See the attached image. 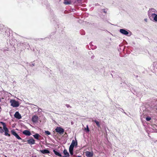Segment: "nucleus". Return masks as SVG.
<instances>
[{"label":"nucleus","instance_id":"obj_1","mask_svg":"<svg viewBox=\"0 0 157 157\" xmlns=\"http://www.w3.org/2000/svg\"><path fill=\"white\" fill-rule=\"evenodd\" d=\"M0 123L1 124L3 125V129L5 131V135L10 137V134L8 133L9 131L8 128L6 127V124L2 121L0 122Z\"/></svg>","mask_w":157,"mask_h":157},{"label":"nucleus","instance_id":"obj_2","mask_svg":"<svg viewBox=\"0 0 157 157\" xmlns=\"http://www.w3.org/2000/svg\"><path fill=\"white\" fill-rule=\"evenodd\" d=\"M11 134L14 136L16 138H17L18 140H21L23 142H25V141L23 140L18 135V134L16 132V131H14V130H12L11 131Z\"/></svg>","mask_w":157,"mask_h":157},{"label":"nucleus","instance_id":"obj_3","mask_svg":"<svg viewBox=\"0 0 157 157\" xmlns=\"http://www.w3.org/2000/svg\"><path fill=\"white\" fill-rule=\"evenodd\" d=\"M10 102L11 103V106L13 107H17L19 105L18 102L14 100H11Z\"/></svg>","mask_w":157,"mask_h":157},{"label":"nucleus","instance_id":"obj_4","mask_svg":"<svg viewBox=\"0 0 157 157\" xmlns=\"http://www.w3.org/2000/svg\"><path fill=\"white\" fill-rule=\"evenodd\" d=\"M56 132L60 134H63L64 132V130L61 127H57L55 130Z\"/></svg>","mask_w":157,"mask_h":157},{"label":"nucleus","instance_id":"obj_5","mask_svg":"<svg viewBox=\"0 0 157 157\" xmlns=\"http://www.w3.org/2000/svg\"><path fill=\"white\" fill-rule=\"evenodd\" d=\"M149 16L151 19L153 18L154 21H157V14L155 13L149 14Z\"/></svg>","mask_w":157,"mask_h":157},{"label":"nucleus","instance_id":"obj_6","mask_svg":"<svg viewBox=\"0 0 157 157\" xmlns=\"http://www.w3.org/2000/svg\"><path fill=\"white\" fill-rule=\"evenodd\" d=\"M27 143L29 144H35V140L33 138H30L27 140Z\"/></svg>","mask_w":157,"mask_h":157},{"label":"nucleus","instance_id":"obj_7","mask_svg":"<svg viewBox=\"0 0 157 157\" xmlns=\"http://www.w3.org/2000/svg\"><path fill=\"white\" fill-rule=\"evenodd\" d=\"M77 140H76L75 141L74 140H72L71 144L70 146L71 147L74 148L75 146H77Z\"/></svg>","mask_w":157,"mask_h":157},{"label":"nucleus","instance_id":"obj_8","mask_svg":"<svg viewBox=\"0 0 157 157\" xmlns=\"http://www.w3.org/2000/svg\"><path fill=\"white\" fill-rule=\"evenodd\" d=\"M85 154L86 156L88 157H92L93 156L94 154L93 152L87 151L86 152Z\"/></svg>","mask_w":157,"mask_h":157},{"label":"nucleus","instance_id":"obj_9","mask_svg":"<svg viewBox=\"0 0 157 157\" xmlns=\"http://www.w3.org/2000/svg\"><path fill=\"white\" fill-rule=\"evenodd\" d=\"M14 116L15 117L18 119H20L21 118V116L20 114L18 112H16L14 114Z\"/></svg>","mask_w":157,"mask_h":157},{"label":"nucleus","instance_id":"obj_10","mask_svg":"<svg viewBox=\"0 0 157 157\" xmlns=\"http://www.w3.org/2000/svg\"><path fill=\"white\" fill-rule=\"evenodd\" d=\"M38 120V117L36 116H34L32 118V120L34 123L37 122Z\"/></svg>","mask_w":157,"mask_h":157},{"label":"nucleus","instance_id":"obj_11","mask_svg":"<svg viewBox=\"0 0 157 157\" xmlns=\"http://www.w3.org/2000/svg\"><path fill=\"white\" fill-rule=\"evenodd\" d=\"M23 133L25 135L28 136H30L31 135V132L28 130H24L23 132Z\"/></svg>","mask_w":157,"mask_h":157},{"label":"nucleus","instance_id":"obj_12","mask_svg":"<svg viewBox=\"0 0 157 157\" xmlns=\"http://www.w3.org/2000/svg\"><path fill=\"white\" fill-rule=\"evenodd\" d=\"M120 31L121 33L125 35H127L128 34V32L124 29H120Z\"/></svg>","mask_w":157,"mask_h":157},{"label":"nucleus","instance_id":"obj_13","mask_svg":"<svg viewBox=\"0 0 157 157\" xmlns=\"http://www.w3.org/2000/svg\"><path fill=\"white\" fill-rule=\"evenodd\" d=\"M33 136L37 140H39L40 139V137H41V136L38 133L35 134L33 135Z\"/></svg>","mask_w":157,"mask_h":157},{"label":"nucleus","instance_id":"obj_14","mask_svg":"<svg viewBox=\"0 0 157 157\" xmlns=\"http://www.w3.org/2000/svg\"><path fill=\"white\" fill-rule=\"evenodd\" d=\"M40 152L43 154H48L50 153V151L49 150L47 149H44L43 150H40Z\"/></svg>","mask_w":157,"mask_h":157},{"label":"nucleus","instance_id":"obj_15","mask_svg":"<svg viewBox=\"0 0 157 157\" xmlns=\"http://www.w3.org/2000/svg\"><path fill=\"white\" fill-rule=\"evenodd\" d=\"M74 148L72 147H71L70 146L69 148V151L70 154L71 155H72L73 154V150Z\"/></svg>","mask_w":157,"mask_h":157},{"label":"nucleus","instance_id":"obj_16","mask_svg":"<svg viewBox=\"0 0 157 157\" xmlns=\"http://www.w3.org/2000/svg\"><path fill=\"white\" fill-rule=\"evenodd\" d=\"M63 153L64 155H66V156H69L70 155L69 153L67 152V150L66 149H64Z\"/></svg>","mask_w":157,"mask_h":157},{"label":"nucleus","instance_id":"obj_17","mask_svg":"<svg viewBox=\"0 0 157 157\" xmlns=\"http://www.w3.org/2000/svg\"><path fill=\"white\" fill-rule=\"evenodd\" d=\"M53 151L54 153H55V154L56 155H57L59 157L62 156V155L60 153H59V152H57V151H56L55 150H53Z\"/></svg>","mask_w":157,"mask_h":157},{"label":"nucleus","instance_id":"obj_18","mask_svg":"<svg viewBox=\"0 0 157 157\" xmlns=\"http://www.w3.org/2000/svg\"><path fill=\"white\" fill-rule=\"evenodd\" d=\"M92 122H94L96 123L97 126L98 127H100V124L99 122V121H97L96 120H92Z\"/></svg>","mask_w":157,"mask_h":157},{"label":"nucleus","instance_id":"obj_19","mask_svg":"<svg viewBox=\"0 0 157 157\" xmlns=\"http://www.w3.org/2000/svg\"><path fill=\"white\" fill-rule=\"evenodd\" d=\"M71 3L70 1H68L67 0H65L64 1V3L65 5L70 4Z\"/></svg>","mask_w":157,"mask_h":157},{"label":"nucleus","instance_id":"obj_20","mask_svg":"<svg viewBox=\"0 0 157 157\" xmlns=\"http://www.w3.org/2000/svg\"><path fill=\"white\" fill-rule=\"evenodd\" d=\"M4 132V130L2 129V127H0V132L1 133H3Z\"/></svg>","mask_w":157,"mask_h":157},{"label":"nucleus","instance_id":"obj_21","mask_svg":"<svg viewBox=\"0 0 157 157\" xmlns=\"http://www.w3.org/2000/svg\"><path fill=\"white\" fill-rule=\"evenodd\" d=\"M45 132L48 135H49L51 134L50 132L48 131H45Z\"/></svg>","mask_w":157,"mask_h":157},{"label":"nucleus","instance_id":"obj_22","mask_svg":"<svg viewBox=\"0 0 157 157\" xmlns=\"http://www.w3.org/2000/svg\"><path fill=\"white\" fill-rule=\"evenodd\" d=\"M151 118L150 117H147L146 118V120L147 121H149L151 120Z\"/></svg>","mask_w":157,"mask_h":157},{"label":"nucleus","instance_id":"obj_23","mask_svg":"<svg viewBox=\"0 0 157 157\" xmlns=\"http://www.w3.org/2000/svg\"><path fill=\"white\" fill-rule=\"evenodd\" d=\"M85 130H86L87 132H88L89 131V129L88 125L86 126V128H85Z\"/></svg>","mask_w":157,"mask_h":157},{"label":"nucleus","instance_id":"obj_24","mask_svg":"<svg viewBox=\"0 0 157 157\" xmlns=\"http://www.w3.org/2000/svg\"><path fill=\"white\" fill-rule=\"evenodd\" d=\"M66 106L67 107V108H69V107H70V108H71V106H70L68 104H66Z\"/></svg>","mask_w":157,"mask_h":157},{"label":"nucleus","instance_id":"obj_25","mask_svg":"<svg viewBox=\"0 0 157 157\" xmlns=\"http://www.w3.org/2000/svg\"><path fill=\"white\" fill-rule=\"evenodd\" d=\"M2 101L1 100V98L0 97V102H1Z\"/></svg>","mask_w":157,"mask_h":157},{"label":"nucleus","instance_id":"obj_26","mask_svg":"<svg viewBox=\"0 0 157 157\" xmlns=\"http://www.w3.org/2000/svg\"><path fill=\"white\" fill-rule=\"evenodd\" d=\"M62 157H69V156H63Z\"/></svg>","mask_w":157,"mask_h":157},{"label":"nucleus","instance_id":"obj_27","mask_svg":"<svg viewBox=\"0 0 157 157\" xmlns=\"http://www.w3.org/2000/svg\"><path fill=\"white\" fill-rule=\"evenodd\" d=\"M36 157V156H32V157Z\"/></svg>","mask_w":157,"mask_h":157},{"label":"nucleus","instance_id":"obj_28","mask_svg":"<svg viewBox=\"0 0 157 157\" xmlns=\"http://www.w3.org/2000/svg\"><path fill=\"white\" fill-rule=\"evenodd\" d=\"M78 157H82L80 156H78Z\"/></svg>","mask_w":157,"mask_h":157},{"label":"nucleus","instance_id":"obj_29","mask_svg":"<svg viewBox=\"0 0 157 157\" xmlns=\"http://www.w3.org/2000/svg\"><path fill=\"white\" fill-rule=\"evenodd\" d=\"M1 109V107L0 106V109Z\"/></svg>","mask_w":157,"mask_h":157},{"label":"nucleus","instance_id":"obj_30","mask_svg":"<svg viewBox=\"0 0 157 157\" xmlns=\"http://www.w3.org/2000/svg\"><path fill=\"white\" fill-rule=\"evenodd\" d=\"M104 13H106V12L105 11H104Z\"/></svg>","mask_w":157,"mask_h":157}]
</instances>
